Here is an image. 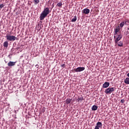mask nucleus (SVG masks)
<instances>
[{
  "label": "nucleus",
  "mask_w": 129,
  "mask_h": 129,
  "mask_svg": "<svg viewBox=\"0 0 129 129\" xmlns=\"http://www.w3.org/2000/svg\"><path fill=\"white\" fill-rule=\"evenodd\" d=\"M50 13H51V11H50V9H49V8H44L43 11L40 14L39 20L40 21H43V20H44V19H45V18H46Z\"/></svg>",
  "instance_id": "nucleus-1"
},
{
  "label": "nucleus",
  "mask_w": 129,
  "mask_h": 129,
  "mask_svg": "<svg viewBox=\"0 0 129 129\" xmlns=\"http://www.w3.org/2000/svg\"><path fill=\"white\" fill-rule=\"evenodd\" d=\"M6 38L7 41H10L12 42H14V41H16V39H17V37L14 35H10L9 34H7L5 36Z\"/></svg>",
  "instance_id": "nucleus-2"
},
{
  "label": "nucleus",
  "mask_w": 129,
  "mask_h": 129,
  "mask_svg": "<svg viewBox=\"0 0 129 129\" xmlns=\"http://www.w3.org/2000/svg\"><path fill=\"white\" fill-rule=\"evenodd\" d=\"M114 90H115V88H108L107 89L105 90V93H106V94H110L112 93V92H113Z\"/></svg>",
  "instance_id": "nucleus-3"
},
{
  "label": "nucleus",
  "mask_w": 129,
  "mask_h": 129,
  "mask_svg": "<svg viewBox=\"0 0 129 129\" xmlns=\"http://www.w3.org/2000/svg\"><path fill=\"white\" fill-rule=\"evenodd\" d=\"M121 38H122V35L121 34L118 35L117 37H116V35H115V37L114 38L115 39V44H117L118 42V41H120L121 39Z\"/></svg>",
  "instance_id": "nucleus-4"
},
{
  "label": "nucleus",
  "mask_w": 129,
  "mask_h": 129,
  "mask_svg": "<svg viewBox=\"0 0 129 129\" xmlns=\"http://www.w3.org/2000/svg\"><path fill=\"white\" fill-rule=\"evenodd\" d=\"M85 70V67H79L77 69H74V72H81V71H83Z\"/></svg>",
  "instance_id": "nucleus-5"
},
{
  "label": "nucleus",
  "mask_w": 129,
  "mask_h": 129,
  "mask_svg": "<svg viewBox=\"0 0 129 129\" xmlns=\"http://www.w3.org/2000/svg\"><path fill=\"white\" fill-rule=\"evenodd\" d=\"M119 31H120V27H119V26H117L115 30V32L114 33V39H115V36H116L117 33H118V32H119Z\"/></svg>",
  "instance_id": "nucleus-6"
},
{
  "label": "nucleus",
  "mask_w": 129,
  "mask_h": 129,
  "mask_svg": "<svg viewBox=\"0 0 129 129\" xmlns=\"http://www.w3.org/2000/svg\"><path fill=\"white\" fill-rule=\"evenodd\" d=\"M16 63H17V62L9 61V63H8V66H9V67H12L13 66H15V65H16Z\"/></svg>",
  "instance_id": "nucleus-7"
},
{
  "label": "nucleus",
  "mask_w": 129,
  "mask_h": 129,
  "mask_svg": "<svg viewBox=\"0 0 129 129\" xmlns=\"http://www.w3.org/2000/svg\"><path fill=\"white\" fill-rule=\"evenodd\" d=\"M109 85V82H106L103 84V88H107Z\"/></svg>",
  "instance_id": "nucleus-8"
},
{
  "label": "nucleus",
  "mask_w": 129,
  "mask_h": 129,
  "mask_svg": "<svg viewBox=\"0 0 129 129\" xmlns=\"http://www.w3.org/2000/svg\"><path fill=\"white\" fill-rule=\"evenodd\" d=\"M90 12V10L87 8H86L83 10V13L84 14H85V15H88V14H89Z\"/></svg>",
  "instance_id": "nucleus-9"
},
{
  "label": "nucleus",
  "mask_w": 129,
  "mask_h": 129,
  "mask_svg": "<svg viewBox=\"0 0 129 129\" xmlns=\"http://www.w3.org/2000/svg\"><path fill=\"white\" fill-rule=\"evenodd\" d=\"M3 46L5 48H8L9 46V42L8 41H5L3 43Z\"/></svg>",
  "instance_id": "nucleus-10"
},
{
  "label": "nucleus",
  "mask_w": 129,
  "mask_h": 129,
  "mask_svg": "<svg viewBox=\"0 0 129 129\" xmlns=\"http://www.w3.org/2000/svg\"><path fill=\"white\" fill-rule=\"evenodd\" d=\"M84 98H83V97L81 96V97H79L77 100L78 101V102H81L82 100H84Z\"/></svg>",
  "instance_id": "nucleus-11"
},
{
  "label": "nucleus",
  "mask_w": 129,
  "mask_h": 129,
  "mask_svg": "<svg viewBox=\"0 0 129 129\" xmlns=\"http://www.w3.org/2000/svg\"><path fill=\"white\" fill-rule=\"evenodd\" d=\"M71 101H72V99L68 98L66 100V104H69V103H71Z\"/></svg>",
  "instance_id": "nucleus-12"
},
{
  "label": "nucleus",
  "mask_w": 129,
  "mask_h": 129,
  "mask_svg": "<svg viewBox=\"0 0 129 129\" xmlns=\"http://www.w3.org/2000/svg\"><path fill=\"white\" fill-rule=\"evenodd\" d=\"M97 108H98V107H97V106L93 105L92 108V110H94V111L97 110Z\"/></svg>",
  "instance_id": "nucleus-13"
},
{
  "label": "nucleus",
  "mask_w": 129,
  "mask_h": 129,
  "mask_svg": "<svg viewBox=\"0 0 129 129\" xmlns=\"http://www.w3.org/2000/svg\"><path fill=\"white\" fill-rule=\"evenodd\" d=\"M124 83L125 84H129V78H126L124 80Z\"/></svg>",
  "instance_id": "nucleus-14"
},
{
  "label": "nucleus",
  "mask_w": 129,
  "mask_h": 129,
  "mask_svg": "<svg viewBox=\"0 0 129 129\" xmlns=\"http://www.w3.org/2000/svg\"><path fill=\"white\" fill-rule=\"evenodd\" d=\"M57 7H59V8H62V6H63V4H62V2H59L56 5Z\"/></svg>",
  "instance_id": "nucleus-15"
},
{
  "label": "nucleus",
  "mask_w": 129,
  "mask_h": 129,
  "mask_svg": "<svg viewBox=\"0 0 129 129\" xmlns=\"http://www.w3.org/2000/svg\"><path fill=\"white\" fill-rule=\"evenodd\" d=\"M77 20V17L75 16L74 18L72 19V23H74V22H76Z\"/></svg>",
  "instance_id": "nucleus-16"
},
{
  "label": "nucleus",
  "mask_w": 129,
  "mask_h": 129,
  "mask_svg": "<svg viewBox=\"0 0 129 129\" xmlns=\"http://www.w3.org/2000/svg\"><path fill=\"white\" fill-rule=\"evenodd\" d=\"M123 45V43H122V41H120L118 43V46H119V47H122Z\"/></svg>",
  "instance_id": "nucleus-17"
},
{
  "label": "nucleus",
  "mask_w": 129,
  "mask_h": 129,
  "mask_svg": "<svg viewBox=\"0 0 129 129\" xmlns=\"http://www.w3.org/2000/svg\"><path fill=\"white\" fill-rule=\"evenodd\" d=\"M34 2V5H37L40 3V0H33Z\"/></svg>",
  "instance_id": "nucleus-18"
},
{
  "label": "nucleus",
  "mask_w": 129,
  "mask_h": 129,
  "mask_svg": "<svg viewBox=\"0 0 129 129\" xmlns=\"http://www.w3.org/2000/svg\"><path fill=\"white\" fill-rule=\"evenodd\" d=\"M123 26H124V22H122L120 24V28H122L123 27Z\"/></svg>",
  "instance_id": "nucleus-19"
},
{
  "label": "nucleus",
  "mask_w": 129,
  "mask_h": 129,
  "mask_svg": "<svg viewBox=\"0 0 129 129\" xmlns=\"http://www.w3.org/2000/svg\"><path fill=\"white\" fill-rule=\"evenodd\" d=\"M124 25H126L127 26H128L129 25V21L127 20L125 22V23H124Z\"/></svg>",
  "instance_id": "nucleus-20"
},
{
  "label": "nucleus",
  "mask_w": 129,
  "mask_h": 129,
  "mask_svg": "<svg viewBox=\"0 0 129 129\" xmlns=\"http://www.w3.org/2000/svg\"><path fill=\"white\" fill-rule=\"evenodd\" d=\"M5 5L3 4L0 5V9H3Z\"/></svg>",
  "instance_id": "nucleus-21"
},
{
  "label": "nucleus",
  "mask_w": 129,
  "mask_h": 129,
  "mask_svg": "<svg viewBox=\"0 0 129 129\" xmlns=\"http://www.w3.org/2000/svg\"><path fill=\"white\" fill-rule=\"evenodd\" d=\"M120 102H121V103H123L124 102V99H121L120 100Z\"/></svg>",
  "instance_id": "nucleus-22"
},
{
  "label": "nucleus",
  "mask_w": 129,
  "mask_h": 129,
  "mask_svg": "<svg viewBox=\"0 0 129 129\" xmlns=\"http://www.w3.org/2000/svg\"><path fill=\"white\" fill-rule=\"evenodd\" d=\"M128 34H129V31H126L125 35H126V36H127V35H128Z\"/></svg>",
  "instance_id": "nucleus-23"
},
{
  "label": "nucleus",
  "mask_w": 129,
  "mask_h": 129,
  "mask_svg": "<svg viewBox=\"0 0 129 129\" xmlns=\"http://www.w3.org/2000/svg\"><path fill=\"white\" fill-rule=\"evenodd\" d=\"M61 67H62L63 68H65V64H63L61 66Z\"/></svg>",
  "instance_id": "nucleus-24"
},
{
  "label": "nucleus",
  "mask_w": 129,
  "mask_h": 129,
  "mask_svg": "<svg viewBox=\"0 0 129 129\" xmlns=\"http://www.w3.org/2000/svg\"><path fill=\"white\" fill-rule=\"evenodd\" d=\"M127 76L129 77V73L127 74Z\"/></svg>",
  "instance_id": "nucleus-25"
},
{
  "label": "nucleus",
  "mask_w": 129,
  "mask_h": 129,
  "mask_svg": "<svg viewBox=\"0 0 129 129\" xmlns=\"http://www.w3.org/2000/svg\"><path fill=\"white\" fill-rule=\"evenodd\" d=\"M127 30H128V31H129V28L128 27L127 28Z\"/></svg>",
  "instance_id": "nucleus-26"
}]
</instances>
